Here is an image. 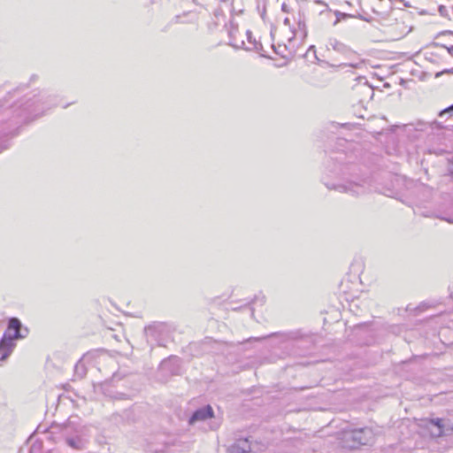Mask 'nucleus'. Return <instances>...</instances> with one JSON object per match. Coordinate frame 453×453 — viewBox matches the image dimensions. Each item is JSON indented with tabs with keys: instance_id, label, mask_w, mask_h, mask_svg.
<instances>
[{
	"instance_id": "f257e3e1",
	"label": "nucleus",
	"mask_w": 453,
	"mask_h": 453,
	"mask_svg": "<svg viewBox=\"0 0 453 453\" xmlns=\"http://www.w3.org/2000/svg\"><path fill=\"white\" fill-rule=\"evenodd\" d=\"M29 334L27 326H24L21 321L15 317L8 320L7 329L0 340V362L4 361L12 354L16 344L14 340L24 339Z\"/></svg>"
},
{
	"instance_id": "f03ea898",
	"label": "nucleus",
	"mask_w": 453,
	"mask_h": 453,
	"mask_svg": "<svg viewBox=\"0 0 453 453\" xmlns=\"http://www.w3.org/2000/svg\"><path fill=\"white\" fill-rule=\"evenodd\" d=\"M51 101L50 96L42 95L40 97L35 96L27 99L21 104L15 103L12 105V109L16 114V118L23 119L25 122H28L42 115L43 105L51 104Z\"/></svg>"
},
{
	"instance_id": "7ed1b4c3",
	"label": "nucleus",
	"mask_w": 453,
	"mask_h": 453,
	"mask_svg": "<svg viewBox=\"0 0 453 453\" xmlns=\"http://www.w3.org/2000/svg\"><path fill=\"white\" fill-rule=\"evenodd\" d=\"M370 179L368 177H360L353 175L346 179L342 183H329L326 182L325 185L329 189H334L342 193H348L354 196L365 194L370 188Z\"/></svg>"
},
{
	"instance_id": "20e7f679",
	"label": "nucleus",
	"mask_w": 453,
	"mask_h": 453,
	"mask_svg": "<svg viewBox=\"0 0 453 453\" xmlns=\"http://www.w3.org/2000/svg\"><path fill=\"white\" fill-rule=\"evenodd\" d=\"M62 434L65 443L73 449L82 450L88 444L86 428L75 426V421L68 419L62 426Z\"/></svg>"
},
{
	"instance_id": "39448f33",
	"label": "nucleus",
	"mask_w": 453,
	"mask_h": 453,
	"mask_svg": "<svg viewBox=\"0 0 453 453\" xmlns=\"http://www.w3.org/2000/svg\"><path fill=\"white\" fill-rule=\"evenodd\" d=\"M172 331V326L165 322H153L144 327L147 342L151 347L165 346Z\"/></svg>"
},
{
	"instance_id": "423d86ee",
	"label": "nucleus",
	"mask_w": 453,
	"mask_h": 453,
	"mask_svg": "<svg viewBox=\"0 0 453 453\" xmlns=\"http://www.w3.org/2000/svg\"><path fill=\"white\" fill-rule=\"evenodd\" d=\"M432 437L449 436L453 434V424L449 419L430 418L426 425Z\"/></svg>"
},
{
	"instance_id": "0eeeda50",
	"label": "nucleus",
	"mask_w": 453,
	"mask_h": 453,
	"mask_svg": "<svg viewBox=\"0 0 453 453\" xmlns=\"http://www.w3.org/2000/svg\"><path fill=\"white\" fill-rule=\"evenodd\" d=\"M374 439V433L370 427H364L355 429L345 434V440L347 441H352L350 448H357L361 445H368L372 442Z\"/></svg>"
},
{
	"instance_id": "6e6552de",
	"label": "nucleus",
	"mask_w": 453,
	"mask_h": 453,
	"mask_svg": "<svg viewBox=\"0 0 453 453\" xmlns=\"http://www.w3.org/2000/svg\"><path fill=\"white\" fill-rule=\"evenodd\" d=\"M211 417H213V410L210 405H206L193 412L188 419V424L195 425L198 421H203Z\"/></svg>"
},
{
	"instance_id": "1a4fd4ad",
	"label": "nucleus",
	"mask_w": 453,
	"mask_h": 453,
	"mask_svg": "<svg viewBox=\"0 0 453 453\" xmlns=\"http://www.w3.org/2000/svg\"><path fill=\"white\" fill-rule=\"evenodd\" d=\"M297 27L298 30H293V34L295 36L297 35V33L300 32V35L302 38H305L307 36V27H306V19L303 11L300 10L297 14Z\"/></svg>"
},
{
	"instance_id": "9d476101",
	"label": "nucleus",
	"mask_w": 453,
	"mask_h": 453,
	"mask_svg": "<svg viewBox=\"0 0 453 453\" xmlns=\"http://www.w3.org/2000/svg\"><path fill=\"white\" fill-rule=\"evenodd\" d=\"M231 27L228 31L230 37L229 45L235 49H242L244 47L245 42L243 40H237L236 34L238 33V27L234 23H231Z\"/></svg>"
},
{
	"instance_id": "9b49d317",
	"label": "nucleus",
	"mask_w": 453,
	"mask_h": 453,
	"mask_svg": "<svg viewBox=\"0 0 453 453\" xmlns=\"http://www.w3.org/2000/svg\"><path fill=\"white\" fill-rule=\"evenodd\" d=\"M234 453H250L251 452V446L248 439H240L233 446Z\"/></svg>"
},
{
	"instance_id": "f8f14e48",
	"label": "nucleus",
	"mask_w": 453,
	"mask_h": 453,
	"mask_svg": "<svg viewBox=\"0 0 453 453\" xmlns=\"http://www.w3.org/2000/svg\"><path fill=\"white\" fill-rule=\"evenodd\" d=\"M328 46L334 50L342 54H347L350 51L349 48L337 39L332 38L328 41Z\"/></svg>"
},
{
	"instance_id": "ddd939ff",
	"label": "nucleus",
	"mask_w": 453,
	"mask_h": 453,
	"mask_svg": "<svg viewBox=\"0 0 453 453\" xmlns=\"http://www.w3.org/2000/svg\"><path fill=\"white\" fill-rule=\"evenodd\" d=\"M246 35H247V40H248V42L253 45V47H252V48H246V50H256V51H257V52H260V51L263 50L262 44H261L260 42H257L256 41V39H255V38H253V36H252V33H251L250 30H248V31L246 32Z\"/></svg>"
},
{
	"instance_id": "4468645a",
	"label": "nucleus",
	"mask_w": 453,
	"mask_h": 453,
	"mask_svg": "<svg viewBox=\"0 0 453 453\" xmlns=\"http://www.w3.org/2000/svg\"><path fill=\"white\" fill-rule=\"evenodd\" d=\"M334 15H335V21L334 22V26L337 25L340 21H342V19H349V18H352L353 16L351 14H348V13H345V12H342L340 11H335L334 12Z\"/></svg>"
},
{
	"instance_id": "2eb2a0df",
	"label": "nucleus",
	"mask_w": 453,
	"mask_h": 453,
	"mask_svg": "<svg viewBox=\"0 0 453 453\" xmlns=\"http://www.w3.org/2000/svg\"><path fill=\"white\" fill-rule=\"evenodd\" d=\"M86 374V368L81 361H79L75 365V375L82 378Z\"/></svg>"
},
{
	"instance_id": "dca6fc26",
	"label": "nucleus",
	"mask_w": 453,
	"mask_h": 453,
	"mask_svg": "<svg viewBox=\"0 0 453 453\" xmlns=\"http://www.w3.org/2000/svg\"><path fill=\"white\" fill-rule=\"evenodd\" d=\"M166 450V445L165 444H162L160 446H154L153 444H150L149 446V451L150 452H154V453H164L165 451Z\"/></svg>"
},
{
	"instance_id": "f3484780",
	"label": "nucleus",
	"mask_w": 453,
	"mask_h": 453,
	"mask_svg": "<svg viewBox=\"0 0 453 453\" xmlns=\"http://www.w3.org/2000/svg\"><path fill=\"white\" fill-rule=\"evenodd\" d=\"M42 441H35L30 448V453H42Z\"/></svg>"
},
{
	"instance_id": "a211bd4d",
	"label": "nucleus",
	"mask_w": 453,
	"mask_h": 453,
	"mask_svg": "<svg viewBox=\"0 0 453 453\" xmlns=\"http://www.w3.org/2000/svg\"><path fill=\"white\" fill-rule=\"evenodd\" d=\"M453 112V104L449 105V107L443 109L442 111H440L439 113V116L440 117H442L444 114L446 113H452Z\"/></svg>"
},
{
	"instance_id": "6ab92c4d",
	"label": "nucleus",
	"mask_w": 453,
	"mask_h": 453,
	"mask_svg": "<svg viewBox=\"0 0 453 453\" xmlns=\"http://www.w3.org/2000/svg\"><path fill=\"white\" fill-rule=\"evenodd\" d=\"M441 219L449 223H453V214L441 216Z\"/></svg>"
},
{
	"instance_id": "aec40b11",
	"label": "nucleus",
	"mask_w": 453,
	"mask_h": 453,
	"mask_svg": "<svg viewBox=\"0 0 453 453\" xmlns=\"http://www.w3.org/2000/svg\"><path fill=\"white\" fill-rule=\"evenodd\" d=\"M173 360H174V361H178V359H177V358H175V357H174V358H173ZM171 361H172V359H169V360H164V361L162 362V366H163V367H165V366H166V365H167Z\"/></svg>"
},
{
	"instance_id": "412c9836",
	"label": "nucleus",
	"mask_w": 453,
	"mask_h": 453,
	"mask_svg": "<svg viewBox=\"0 0 453 453\" xmlns=\"http://www.w3.org/2000/svg\"><path fill=\"white\" fill-rule=\"evenodd\" d=\"M281 10H282V12H288V5H287L286 4H283L281 5Z\"/></svg>"
},
{
	"instance_id": "4be33fe9",
	"label": "nucleus",
	"mask_w": 453,
	"mask_h": 453,
	"mask_svg": "<svg viewBox=\"0 0 453 453\" xmlns=\"http://www.w3.org/2000/svg\"><path fill=\"white\" fill-rule=\"evenodd\" d=\"M9 147V144L5 143L4 145H0V152L4 151Z\"/></svg>"
},
{
	"instance_id": "5701e85b",
	"label": "nucleus",
	"mask_w": 453,
	"mask_h": 453,
	"mask_svg": "<svg viewBox=\"0 0 453 453\" xmlns=\"http://www.w3.org/2000/svg\"><path fill=\"white\" fill-rule=\"evenodd\" d=\"M284 24H285V25H287V26H289V25H290V20H289V19H288V18H286V19H284Z\"/></svg>"
},
{
	"instance_id": "b1692460",
	"label": "nucleus",
	"mask_w": 453,
	"mask_h": 453,
	"mask_svg": "<svg viewBox=\"0 0 453 453\" xmlns=\"http://www.w3.org/2000/svg\"><path fill=\"white\" fill-rule=\"evenodd\" d=\"M442 73H453V68L444 70Z\"/></svg>"
},
{
	"instance_id": "393cba45",
	"label": "nucleus",
	"mask_w": 453,
	"mask_h": 453,
	"mask_svg": "<svg viewBox=\"0 0 453 453\" xmlns=\"http://www.w3.org/2000/svg\"><path fill=\"white\" fill-rule=\"evenodd\" d=\"M449 52L453 55V46H451L450 48H449Z\"/></svg>"
},
{
	"instance_id": "a878e982",
	"label": "nucleus",
	"mask_w": 453,
	"mask_h": 453,
	"mask_svg": "<svg viewBox=\"0 0 453 453\" xmlns=\"http://www.w3.org/2000/svg\"><path fill=\"white\" fill-rule=\"evenodd\" d=\"M69 419H72V420H73V418H70ZM76 420H77V418H74L73 421H75V422H76ZM75 426H77V424H76V423H75Z\"/></svg>"
},
{
	"instance_id": "bb28decb",
	"label": "nucleus",
	"mask_w": 453,
	"mask_h": 453,
	"mask_svg": "<svg viewBox=\"0 0 453 453\" xmlns=\"http://www.w3.org/2000/svg\"><path fill=\"white\" fill-rule=\"evenodd\" d=\"M449 296L453 299V292H450Z\"/></svg>"
}]
</instances>
